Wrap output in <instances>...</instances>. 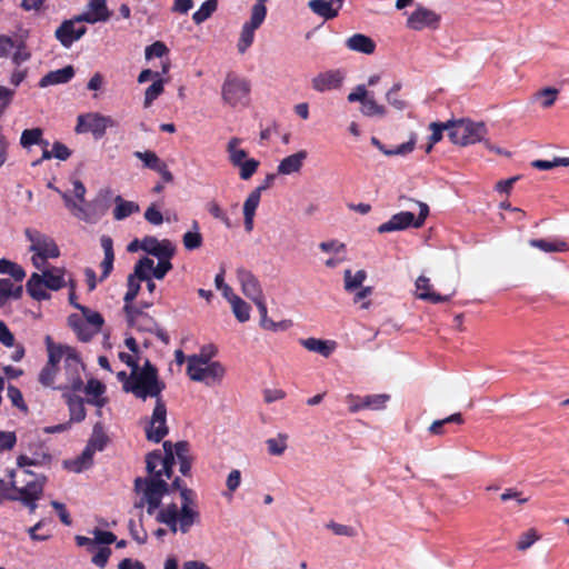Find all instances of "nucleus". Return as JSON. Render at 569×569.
<instances>
[{
    "label": "nucleus",
    "instance_id": "f257e3e1",
    "mask_svg": "<svg viewBox=\"0 0 569 569\" xmlns=\"http://www.w3.org/2000/svg\"><path fill=\"white\" fill-rule=\"evenodd\" d=\"M162 448L163 453L157 449L146 456L148 477L134 479V491L140 495L139 500L134 502V508L141 509L147 506L149 515H153L160 507L162 498L170 493V485L163 477L167 479L172 477L176 458L183 476L189 477L191 472L192 458L187 441H178L174 445L171 441H164Z\"/></svg>",
    "mask_w": 569,
    "mask_h": 569
},
{
    "label": "nucleus",
    "instance_id": "f03ea898",
    "mask_svg": "<svg viewBox=\"0 0 569 569\" xmlns=\"http://www.w3.org/2000/svg\"><path fill=\"white\" fill-rule=\"evenodd\" d=\"M131 381L126 392L132 393L136 398L146 400L147 398L162 399V391L166 383L160 380L158 369L147 359L142 367L131 371Z\"/></svg>",
    "mask_w": 569,
    "mask_h": 569
},
{
    "label": "nucleus",
    "instance_id": "7ed1b4c3",
    "mask_svg": "<svg viewBox=\"0 0 569 569\" xmlns=\"http://www.w3.org/2000/svg\"><path fill=\"white\" fill-rule=\"evenodd\" d=\"M486 134L487 128L483 122H473L469 119L450 121L448 137L455 144H473L481 141Z\"/></svg>",
    "mask_w": 569,
    "mask_h": 569
},
{
    "label": "nucleus",
    "instance_id": "20e7f679",
    "mask_svg": "<svg viewBox=\"0 0 569 569\" xmlns=\"http://www.w3.org/2000/svg\"><path fill=\"white\" fill-rule=\"evenodd\" d=\"M24 234L31 242L30 251L34 252L31 260L37 269H41L47 259L60 256V250L51 237L29 228L24 230Z\"/></svg>",
    "mask_w": 569,
    "mask_h": 569
},
{
    "label": "nucleus",
    "instance_id": "39448f33",
    "mask_svg": "<svg viewBox=\"0 0 569 569\" xmlns=\"http://www.w3.org/2000/svg\"><path fill=\"white\" fill-rule=\"evenodd\" d=\"M187 375L192 381L203 382L207 386L218 385L226 375V368L219 361L206 363L194 357L188 358Z\"/></svg>",
    "mask_w": 569,
    "mask_h": 569
},
{
    "label": "nucleus",
    "instance_id": "423d86ee",
    "mask_svg": "<svg viewBox=\"0 0 569 569\" xmlns=\"http://www.w3.org/2000/svg\"><path fill=\"white\" fill-rule=\"evenodd\" d=\"M419 214H415L410 211H401L393 214L387 222L381 223L377 231L379 233H387L392 231L405 230L409 227L421 228L429 214V207L425 202H418Z\"/></svg>",
    "mask_w": 569,
    "mask_h": 569
},
{
    "label": "nucleus",
    "instance_id": "0eeeda50",
    "mask_svg": "<svg viewBox=\"0 0 569 569\" xmlns=\"http://www.w3.org/2000/svg\"><path fill=\"white\" fill-rule=\"evenodd\" d=\"M250 82L234 73H228L221 88L222 99L231 107L249 102Z\"/></svg>",
    "mask_w": 569,
    "mask_h": 569
},
{
    "label": "nucleus",
    "instance_id": "6e6552de",
    "mask_svg": "<svg viewBox=\"0 0 569 569\" xmlns=\"http://www.w3.org/2000/svg\"><path fill=\"white\" fill-rule=\"evenodd\" d=\"M266 1L267 0H257L252 6L250 20L242 26L237 44L239 53H244L253 43L254 32L263 23L267 16Z\"/></svg>",
    "mask_w": 569,
    "mask_h": 569
},
{
    "label": "nucleus",
    "instance_id": "1a4fd4ad",
    "mask_svg": "<svg viewBox=\"0 0 569 569\" xmlns=\"http://www.w3.org/2000/svg\"><path fill=\"white\" fill-rule=\"evenodd\" d=\"M63 360V368L66 375V383L59 385L57 390L61 391H81L83 389V381L81 378V371L83 370V363L74 348L68 349Z\"/></svg>",
    "mask_w": 569,
    "mask_h": 569
},
{
    "label": "nucleus",
    "instance_id": "9d476101",
    "mask_svg": "<svg viewBox=\"0 0 569 569\" xmlns=\"http://www.w3.org/2000/svg\"><path fill=\"white\" fill-rule=\"evenodd\" d=\"M44 477H36L33 480L27 481L21 488L11 485L14 493H7L6 499L17 501L20 500L27 506L30 512H34L37 509V500L40 499L43 492Z\"/></svg>",
    "mask_w": 569,
    "mask_h": 569
},
{
    "label": "nucleus",
    "instance_id": "9b49d317",
    "mask_svg": "<svg viewBox=\"0 0 569 569\" xmlns=\"http://www.w3.org/2000/svg\"><path fill=\"white\" fill-rule=\"evenodd\" d=\"M117 122L109 116L98 112L80 114L78 117L76 132H91L94 139H101L109 127H116Z\"/></svg>",
    "mask_w": 569,
    "mask_h": 569
},
{
    "label": "nucleus",
    "instance_id": "f8f14e48",
    "mask_svg": "<svg viewBox=\"0 0 569 569\" xmlns=\"http://www.w3.org/2000/svg\"><path fill=\"white\" fill-rule=\"evenodd\" d=\"M146 438L152 442H160L169 432L167 426V406L163 399L156 401L152 415L144 428Z\"/></svg>",
    "mask_w": 569,
    "mask_h": 569
},
{
    "label": "nucleus",
    "instance_id": "ddd939ff",
    "mask_svg": "<svg viewBox=\"0 0 569 569\" xmlns=\"http://www.w3.org/2000/svg\"><path fill=\"white\" fill-rule=\"evenodd\" d=\"M345 78L346 72L342 69H331L320 72L311 80L312 89L318 92L340 89Z\"/></svg>",
    "mask_w": 569,
    "mask_h": 569
},
{
    "label": "nucleus",
    "instance_id": "4468645a",
    "mask_svg": "<svg viewBox=\"0 0 569 569\" xmlns=\"http://www.w3.org/2000/svg\"><path fill=\"white\" fill-rule=\"evenodd\" d=\"M140 249L157 259L172 258L176 253V246L171 240H158L153 236L144 237L141 240Z\"/></svg>",
    "mask_w": 569,
    "mask_h": 569
},
{
    "label": "nucleus",
    "instance_id": "2eb2a0df",
    "mask_svg": "<svg viewBox=\"0 0 569 569\" xmlns=\"http://www.w3.org/2000/svg\"><path fill=\"white\" fill-rule=\"evenodd\" d=\"M440 16L425 7H418L408 18L407 27L412 30H422L423 28H438Z\"/></svg>",
    "mask_w": 569,
    "mask_h": 569
},
{
    "label": "nucleus",
    "instance_id": "dca6fc26",
    "mask_svg": "<svg viewBox=\"0 0 569 569\" xmlns=\"http://www.w3.org/2000/svg\"><path fill=\"white\" fill-rule=\"evenodd\" d=\"M87 32L84 26L76 27V22L72 19L64 20L56 30L54 37L64 47L70 48L73 42L82 38Z\"/></svg>",
    "mask_w": 569,
    "mask_h": 569
},
{
    "label": "nucleus",
    "instance_id": "f3484780",
    "mask_svg": "<svg viewBox=\"0 0 569 569\" xmlns=\"http://www.w3.org/2000/svg\"><path fill=\"white\" fill-rule=\"evenodd\" d=\"M48 187L60 194L62 198L66 208L77 219L86 221L88 223H96L99 220V216L92 214L89 212L87 208H83L72 199V196L68 191H62L58 187L49 183Z\"/></svg>",
    "mask_w": 569,
    "mask_h": 569
},
{
    "label": "nucleus",
    "instance_id": "a211bd4d",
    "mask_svg": "<svg viewBox=\"0 0 569 569\" xmlns=\"http://www.w3.org/2000/svg\"><path fill=\"white\" fill-rule=\"evenodd\" d=\"M101 248L104 253V258L100 263L101 268V276L100 281H103L107 279L112 269H113V261H114V251H113V240L110 236L103 234L100 238Z\"/></svg>",
    "mask_w": 569,
    "mask_h": 569
},
{
    "label": "nucleus",
    "instance_id": "6ab92c4d",
    "mask_svg": "<svg viewBox=\"0 0 569 569\" xmlns=\"http://www.w3.org/2000/svg\"><path fill=\"white\" fill-rule=\"evenodd\" d=\"M238 277L244 296H247L251 300H256L258 298L263 297L259 280L254 277L252 272L241 270L239 271Z\"/></svg>",
    "mask_w": 569,
    "mask_h": 569
},
{
    "label": "nucleus",
    "instance_id": "aec40b11",
    "mask_svg": "<svg viewBox=\"0 0 569 569\" xmlns=\"http://www.w3.org/2000/svg\"><path fill=\"white\" fill-rule=\"evenodd\" d=\"M308 153L306 150H300L293 154L283 158L278 164L277 171L279 174H292L301 170Z\"/></svg>",
    "mask_w": 569,
    "mask_h": 569
},
{
    "label": "nucleus",
    "instance_id": "412c9836",
    "mask_svg": "<svg viewBox=\"0 0 569 569\" xmlns=\"http://www.w3.org/2000/svg\"><path fill=\"white\" fill-rule=\"evenodd\" d=\"M62 358H58V356H56L54 353H51L50 357L48 358V361L47 363L44 365V367L41 369L40 373H39V382L43 386V387H49V388H52V389H57L58 386H54V379H56V376L59 371V363L61 362Z\"/></svg>",
    "mask_w": 569,
    "mask_h": 569
},
{
    "label": "nucleus",
    "instance_id": "4be33fe9",
    "mask_svg": "<svg viewBox=\"0 0 569 569\" xmlns=\"http://www.w3.org/2000/svg\"><path fill=\"white\" fill-rule=\"evenodd\" d=\"M139 318L132 323V328L139 331H147L154 333L162 342L168 343L169 337L161 328H159L157 321L148 313L143 312L138 316Z\"/></svg>",
    "mask_w": 569,
    "mask_h": 569
},
{
    "label": "nucleus",
    "instance_id": "5701e85b",
    "mask_svg": "<svg viewBox=\"0 0 569 569\" xmlns=\"http://www.w3.org/2000/svg\"><path fill=\"white\" fill-rule=\"evenodd\" d=\"M74 77V69L72 66L53 70L43 76L39 81V87L46 88L49 86L68 83Z\"/></svg>",
    "mask_w": 569,
    "mask_h": 569
},
{
    "label": "nucleus",
    "instance_id": "b1692460",
    "mask_svg": "<svg viewBox=\"0 0 569 569\" xmlns=\"http://www.w3.org/2000/svg\"><path fill=\"white\" fill-rule=\"evenodd\" d=\"M84 392L89 397L87 399L89 405H93L98 408L106 406L107 398L102 397L106 392V386L101 381L93 378L88 380L87 386L84 387Z\"/></svg>",
    "mask_w": 569,
    "mask_h": 569
},
{
    "label": "nucleus",
    "instance_id": "393cba45",
    "mask_svg": "<svg viewBox=\"0 0 569 569\" xmlns=\"http://www.w3.org/2000/svg\"><path fill=\"white\" fill-rule=\"evenodd\" d=\"M346 47L351 51L372 54L376 50V42L366 34L356 33L346 40Z\"/></svg>",
    "mask_w": 569,
    "mask_h": 569
},
{
    "label": "nucleus",
    "instance_id": "a878e982",
    "mask_svg": "<svg viewBox=\"0 0 569 569\" xmlns=\"http://www.w3.org/2000/svg\"><path fill=\"white\" fill-rule=\"evenodd\" d=\"M62 397L68 405V409L70 412V422H81L84 420L87 416V411L84 408V401L81 397L71 395L67 391L62 393Z\"/></svg>",
    "mask_w": 569,
    "mask_h": 569
},
{
    "label": "nucleus",
    "instance_id": "bb28decb",
    "mask_svg": "<svg viewBox=\"0 0 569 569\" xmlns=\"http://www.w3.org/2000/svg\"><path fill=\"white\" fill-rule=\"evenodd\" d=\"M416 288L418 290V298L430 301L432 303H440L449 301L450 296H441L431 291V284L429 278L420 276L416 281Z\"/></svg>",
    "mask_w": 569,
    "mask_h": 569
},
{
    "label": "nucleus",
    "instance_id": "cd10ccee",
    "mask_svg": "<svg viewBox=\"0 0 569 569\" xmlns=\"http://www.w3.org/2000/svg\"><path fill=\"white\" fill-rule=\"evenodd\" d=\"M389 400L390 396L387 393L367 395L362 397L360 405L351 407V412H358L362 409L381 410Z\"/></svg>",
    "mask_w": 569,
    "mask_h": 569
},
{
    "label": "nucleus",
    "instance_id": "c85d7f7f",
    "mask_svg": "<svg viewBox=\"0 0 569 569\" xmlns=\"http://www.w3.org/2000/svg\"><path fill=\"white\" fill-rule=\"evenodd\" d=\"M301 346H303L307 350L317 352L325 358H328L336 348L335 341L321 340L318 338H307L300 340Z\"/></svg>",
    "mask_w": 569,
    "mask_h": 569
},
{
    "label": "nucleus",
    "instance_id": "c756f323",
    "mask_svg": "<svg viewBox=\"0 0 569 569\" xmlns=\"http://www.w3.org/2000/svg\"><path fill=\"white\" fill-rule=\"evenodd\" d=\"M42 280L44 287L50 290H59L66 286L64 270L57 267H51L42 271Z\"/></svg>",
    "mask_w": 569,
    "mask_h": 569
},
{
    "label": "nucleus",
    "instance_id": "7c9ffc66",
    "mask_svg": "<svg viewBox=\"0 0 569 569\" xmlns=\"http://www.w3.org/2000/svg\"><path fill=\"white\" fill-rule=\"evenodd\" d=\"M151 269H153V260L148 257H142L136 263V276H138V280L147 282V289L150 293L157 288L152 281Z\"/></svg>",
    "mask_w": 569,
    "mask_h": 569
},
{
    "label": "nucleus",
    "instance_id": "2f4dec72",
    "mask_svg": "<svg viewBox=\"0 0 569 569\" xmlns=\"http://www.w3.org/2000/svg\"><path fill=\"white\" fill-rule=\"evenodd\" d=\"M529 244L547 253L569 251V244L561 239H530Z\"/></svg>",
    "mask_w": 569,
    "mask_h": 569
},
{
    "label": "nucleus",
    "instance_id": "473e14b6",
    "mask_svg": "<svg viewBox=\"0 0 569 569\" xmlns=\"http://www.w3.org/2000/svg\"><path fill=\"white\" fill-rule=\"evenodd\" d=\"M69 326L74 330L79 340L87 342L92 339V337L97 333V330H93L87 321L83 320L82 317L78 315H71L68 318Z\"/></svg>",
    "mask_w": 569,
    "mask_h": 569
},
{
    "label": "nucleus",
    "instance_id": "72a5a7b5",
    "mask_svg": "<svg viewBox=\"0 0 569 569\" xmlns=\"http://www.w3.org/2000/svg\"><path fill=\"white\" fill-rule=\"evenodd\" d=\"M27 292L34 300L41 301L50 298V295L44 290V282L39 273H32L27 281Z\"/></svg>",
    "mask_w": 569,
    "mask_h": 569
},
{
    "label": "nucleus",
    "instance_id": "f704fd0d",
    "mask_svg": "<svg viewBox=\"0 0 569 569\" xmlns=\"http://www.w3.org/2000/svg\"><path fill=\"white\" fill-rule=\"evenodd\" d=\"M179 530L187 533L190 528L199 520V512L194 507L181 506L178 515Z\"/></svg>",
    "mask_w": 569,
    "mask_h": 569
},
{
    "label": "nucleus",
    "instance_id": "c9c22d12",
    "mask_svg": "<svg viewBox=\"0 0 569 569\" xmlns=\"http://www.w3.org/2000/svg\"><path fill=\"white\" fill-rule=\"evenodd\" d=\"M308 7L313 13L325 20H331L338 17V9H335L329 0H310Z\"/></svg>",
    "mask_w": 569,
    "mask_h": 569
},
{
    "label": "nucleus",
    "instance_id": "e433bc0d",
    "mask_svg": "<svg viewBox=\"0 0 569 569\" xmlns=\"http://www.w3.org/2000/svg\"><path fill=\"white\" fill-rule=\"evenodd\" d=\"M114 202L113 218L116 220H123L140 209L136 202L123 200L121 196H117Z\"/></svg>",
    "mask_w": 569,
    "mask_h": 569
},
{
    "label": "nucleus",
    "instance_id": "4c0bfd02",
    "mask_svg": "<svg viewBox=\"0 0 569 569\" xmlns=\"http://www.w3.org/2000/svg\"><path fill=\"white\" fill-rule=\"evenodd\" d=\"M240 143L241 139L233 137L227 144L229 161L233 167H238L241 164V162L247 160L248 153L246 150L239 148Z\"/></svg>",
    "mask_w": 569,
    "mask_h": 569
},
{
    "label": "nucleus",
    "instance_id": "58836bf2",
    "mask_svg": "<svg viewBox=\"0 0 569 569\" xmlns=\"http://www.w3.org/2000/svg\"><path fill=\"white\" fill-rule=\"evenodd\" d=\"M173 490L180 491L181 506L196 507V492L187 488L179 477H176L170 485V492Z\"/></svg>",
    "mask_w": 569,
    "mask_h": 569
},
{
    "label": "nucleus",
    "instance_id": "ea45409f",
    "mask_svg": "<svg viewBox=\"0 0 569 569\" xmlns=\"http://www.w3.org/2000/svg\"><path fill=\"white\" fill-rule=\"evenodd\" d=\"M109 442V437L104 432L103 426L98 422L94 425L88 446L94 451H102Z\"/></svg>",
    "mask_w": 569,
    "mask_h": 569
},
{
    "label": "nucleus",
    "instance_id": "a19ab883",
    "mask_svg": "<svg viewBox=\"0 0 569 569\" xmlns=\"http://www.w3.org/2000/svg\"><path fill=\"white\" fill-rule=\"evenodd\" d=\"M367 278V272L365 270H358L355 274H352L350 269L345 270L343 272V282L345 290L348 292H353L358 288H360L363 281Z\"/></svg>",
    "mask_w": 569,
    "mask_h": 569
},
{
    "label": "nucleus",
    "instance_id": "79ce46f5",
    "mask_svg": "<svg viewBox=\"0 0 569 569\" xmlns=\"http://www.w3.org/2000/svg\"><path fill=\"white\" fill-rule=\"evenodd\" d=\"M20 144L23 148H28L32 144H42L43 147H48L49 143L46 140H42V130L40 128H33L22 131Z\"/></svg>",
    "mask_w": 569,
    "mask_h": 569
},
{
    "label": "nucleus",
    "instance_id": "37998d69",
    "mask_svg": "<svg viewBox=\"0 0 569 569\" xmlns=\"http://www.w3.org/2000/svg\"><path fill=\"white\" fill-rule=\"evenodd\" d=\"M371 142L386 156H397V154L403 156V154L410 153L415 149L413 140L401 143L398 147H396L395 149H387L376 137L371 138Z\"/></svg>",
    "mask_w": 569,
    "mask_h": 569
},
{
    "label": "nucleus",
    "instance_id": "c03bdc74",
    "mask_svg": "<svg viewBox=\"0 0 569 569\" xmlns=\"http://www.w3.org/2000/svg\"><path fill=\"white\" fill-rule=\"evenodd\" d=\"M74 308L82 312L84 317L83 320L87 321V325H89L93 330H97L98 333L104 322L101 313L92 311L91 309L82 305H74Z\"/></svg>",
    "mask_w": 569,
    "mask_h": 569
},
{
    "label": "nucleus",
    "instance_id": "a18cd8bd",
    "mask_svg": "<svg viewBox=\"0 0 569 569\" xmlns=\"http://www.w3.org/2000/svg\"><path fill=\"white\" fill-rule=\"evenodd\" d=\"M218 8V0H206L200 8L192 14L196 24H200L208 20Z\"/></svg>",
    "mask_w": 569,
    "mask_h": 569
},
{
    "label": "nucleus",
    "instance_id": "49530a36",
    "mask_svg": "<svg viewBox=\"0 0 569 569\" xmlns=\"http://www.w3.org/2000/svg\"><path fill=\"white\" fill-rule=\"evenodd\" d=\"M231 307L234 317L240 322H246L250 319V306L242 300L239 296H232Z\"/></svg>",
    "mask_w": 569,
    "mask_h": 569
},
{
    "label": "nucleus",
    "instance_id": "de8ad7c7",
    "mask_svg": "<svg viewBox=\"0 0 569 569\" xmlns=\"http://www.w3.org/2000/svg\"><path fill=\"white\" fill-rule=\"evenodd\" d=\"M72 186H73V189H72L73 197H72V199L77 202V204H79V206H81L83 208H87L90 213L99 216V218H100L103 214V212L97 213L94 211H91L90 210L91 206L86 203L87 189H86L84 184L80 180L73 179L72 180Z\"/></svg>",
    "mask_w": 569,
    "mask_h": 569
},
{
    "label": "nucleus",
    "instance_id": "09e8293b",
    "mask_svg": "<svg viewBox=\"0 0 569 569\" xmlns=\"http://www.w3.org/2000/svg\"><path fill=\"white\" fill-rule=\"evenodd\" d=\"M0 273L10 274L16 281H22L26 277L21 266L4 258L0 259Z\"/></svg>",
    "mask_w": 569,
    "mask_h": 569
},
{
    "label": "nucleus",
    "instance_id": "8fccbe9b",
    "mask_svg": "<svg viewBox=\"0 0 569 569\" xmlns=\"http://www.w3.org/2000/svg\"><path fill=\"white\" fill-rule=\"evenodd\" d=\"M448 423H457V425L463 423L462 415L457 412V413H453L445 419L436 420L429 427V431L432 435H437V436L443 435L445 433L443 427Z\"/></svg>",
    "mask_w": 569,
    "mask_h": 569
},
{
    "label": "nucleus",
    "instance_id": "3c124183",
    "mask_svg": "<svg viewBox=\"0 0 569 569\" xmlns=\"http://www.w3.org/2000/svg\"><path fill=\"white\" fill-rule=\"evenodd\" d=\"M449 126L450 121L430 123L429 128L431 130V136L429 138V144L426 149L427 152H430L433 144L438 143L442 139L445 130L449 132Z\"/></svg>",
    "mask_w": 569,
    "mask_h": 569
},
{
    "label": "nucleus",
    "instance_id": "603ef678",
    "mask_svg": "<svg viewBox=\"0 0 569 569\" xmlns=\"http://www.w3.org/2000/svg\"><path fill=\"white\" fill-rule=\"evenodd\" d=\"M89 11L98 18V21H107L109 20L111 12L107 7L106 0H89L88 2Z\"/></svg>",
    "mask_w": 569,
    "mask_h": 569
},
{
    "label": "nucleus",
    "instance_id": "864d4df0",
    "mask_svg": "<svg viewBox=\"0 0 569 569\" xmlns=\"http://www.w3.org/2000/svg\"><path fill=\"white\" fill-rule=\"evenodd\" d=\"M193 228L196 231H188L182 237L183 246L189 251L199 249L202 246V236L198 231L199 224L197 221H193Z\"/></svg>",
    "mask_w": 569,
    "mask_h": 569
},
{
    "label": "nucleus",
    "instance_id": "5fc2aeb1",
    "mask_svg": "<svg viewBox=\"0 0 569 569\" xmlns=\"http://www.w3.org/2000/svg\"><path fill=\"white\" fill-rule=\"evenodd\" d=\"M94 452L96 451L87 445L82 453L72 461V470L81 472L83 469L91 467Z\"/></svg>",
    "mask_w": 569,
    "mask_h": 569
},
{
    "label": "nucleus",
    "instance_id": "6e6d98bb",
    "mask_svg": "<svg viewBox=\"0 0 569 569\" xmlns=\"http://www.w3.org/2000/svg\"><path fill=\"white\" fill-rule=\"evenodd\" d=\"M252 301L257 306L259 315H260V326L267 330H277L278 325L274 321H272L271 319H269L267 316L268 309H267L264 298L261 297V298H258Z\"/></svg>",
    "mask_w": 569,
    "mask_h": 569
},
{
    "label": "nucleus",
    "instance_id": "4d7b16f0",
    "mask_svg": "<svg viewBox=\"0 0 569 569\" xmlns=\"http://www.w3.org/2000/svg\"><path fill=\"white\" fill-rule=\"evenodd\" d=\"M559 90L556 88L547 87L536 92L535 97L541 101V107L547 109L555 104Z\"/></svg>",
    "mask_w": 569,
    "mask_h": 569
},
{
    "label": "nucleus",
    "instance_id": "13d9d810",
    "mask_svg": "<svg viewBox=\"0 0 569 569\" xmlns=\"http://www.w3.org/2000/svg\"><path fill=\"white\" fill-rule=\"evenodd\" d=\"M163 80L157 79L153 81L144 92L143 106L148 108L152 104V102L163 92Z\"/></svg>",
    "mask_w": 569,
    "mask_h": 569
},
{
    "label": "nucleus",
    "instance_id": "bf43d9fd",
    "mask_svg": "<svg viewBox=\"0 0 569 569\" xmlns=\"http://www.w3.org/2000/svg\"><path fill=\"white\" fill-rule=\"evenodd\" d=\"M133 156L140 159L144 167L151 170H157L158 167L163 162L156 152L153 151H136Z\"/></svg>",
    "mask_w": 569,
    "mask_h": 569
},
{
    "label": "nucleus",
    "instance_id": "052dcab7",
    "mask_svg": "<svg viewBox=\"0 0 569 569\" xmlns=\"http://www.w3.org/2000/svg\"><path fill=\"white\" fill-rule=\"evenodd\" d=\"M361 112L367 117H382L386 114V108L381 104H378L373 98H367L362 102Z\"/></svg>",
    "mask_w": 569,
    "mask_h": 569
},
{
    "label": "nucleus",
    "instance_id": "680f3d73",
    "mask_svg": "<svg viewBox=\"0 0 569 569\" xmlns=\"http://www.w3.org/2000/svg\"><path fill=\"white\" fill-rule=\"evenodd\" d=\"M207 211L217 220H220L226 227L230 228L231 222L226 211L214 200L207 202Z\"/></svg>",
    "mask_w": 569,
    "mask_h": 569
},
{
    "label": "nucleus",
    "instance_id": "e2e57ef3",
    "mask_svg": "<svg viewBox=\"0 0 569 569\" xmlns=\"http://www.w3.org/2000/svg\"><path fill=\"white\" fill-rule=\"evenodd\" d=\"M127 287L128 290L123 300L124 302H132L140 291V280H138V276H136V269L133 270V273L128 276Z\"/></svg>",
    "mask_w": 569,
    "mask_h": 569
},
{
    "label": "nucleus",
    "instance_id": "0e129e2a",
    "mask_svg": "<svg viewBox=\"0 0 569 569\" xmlns=\"http://www.w3.org/2000/svg\"><path fill=\"white\" fill-rule=\"evenodd\" d=\"M287 436L279 435L278 438H270L266 441L268 452L272 456H281L287 449Z\"/></svg>",
    "mask_w": 569,
    "mask_h": 569
},
{
    "label": "nucleus",
    "instance_id": "69168bd1",
    "mask_svg": "<svg viewBox=\"0 0 569 569\" xmlns=\"http://www.w3.org/2000/svg\"><path fill=\"white\" fill-rule=\"evenodd\" d=\"M401 90V83H395L391 89L387 92L386 99L390 106L397 110H403L407 108V102L398 97V92Z\"/></svg>",
    "mask_w": 569,
    "mask_h": 569
},
{
    "label": "nucleus",
    "instance_id": "338daca9",
    "mask_svg": "<svg viewBox=\"0 0 569 569\" xmlns=\"http://www.w3.org/2000/svg\"><path fill=\"white\" fill-rule=\"evenodd\" d=\"M179 509L176 503H170L164 508H161L156 516V520L160 523L178 520Z\"/></svg>",
    "mask_w": 569,
    "mask_h": 569
},
{
    "label": "nucleus",
    "instance_id": "774afa93",
    "mask_svg": "<svg viewBox=\"0 0 569 569\" xmlns=\"http://www.w3.org/2000/svg\"><path fill=\"white\" fill-rule=\"evenodd\" d=\"M260 162L253 158L247 159L244 162H241L237 168L240 169V178L242 180H249L258 170Z\"/></svg>",
    "mask_w": 569,
    "mask_h": 569
}]
</instances>
